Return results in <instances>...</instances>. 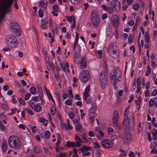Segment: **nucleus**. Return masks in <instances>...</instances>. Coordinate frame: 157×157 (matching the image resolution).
Returning a JSON list of instances; mask_svg holds the SVG:
<instances>
[{
    "mask_svg": "<svg viewBox=\"0 0 157 157\" xmlns=\"http://www.w3.org/2000/svg\"><path fill=\"white\" fill-rule=\"evenodd\" d=\"M128 107L125 108L124 113V118L123 124L124 126V128L126 130L131 129L133 126L134 117L132 113L130 112L128 114Z\"/></svg>",
    "mask_w": 157,
    "mask_h": 157,
    "instance_id": "obj_1",
    "label": "nucleus"
},
{
    "mask_svg": "<svg viewBox=\"0 0 157 157\" xmlns=\"http://www.w3.org/2000/svg\"><path fill=\"white\" fill-rule=\"evenodd\" d=\"M121 71L119 69H117L115 71H112L111 73V81L115 88H117L119 86L118 82L121 80Z\"/></svg>",
    "mask_w": 157,
    "mask_h": 157,
    "instance_id": "obj_2",
    "label": "nucleus"
},
{
    "mask_svg": "<svg viewBox=\"0 0 157 157\" xmlns=\"http://www.w3.org/2000/svg\"><path fill=\"white\" fill-rule=\"evenodd\" d=\"M9 146L14 149H19L21 147V143L19 139L16 136H12L8 138Z\"/></svg>",
    "mask_w": 157,
    "mask_h": 157,
    "instance_id": "obj_3",
    "label": "nucleus"
},
{
    "mask_svg": "<svg viewBox=\"0 0 157 157\" xmlns=\"http://www.w3.org/2000/svg\"><path fill=\"white\" fill-rule=\"evenodd\" d=\"M12 2L13 0H8L6 1L3 2L2 6L0 8V19H2L5 13L8 12V9Z\"/></svg>",
    "mask_w": 157,
    "mask_h": 157,
    "instance_id": "obj_4",
    "label": "nucleus"
},
{
    "mask_svg": "<svg viewBox=\"0 0 157 157\" xmlns=\"http://www.w3.org/2000/svg\"><path fill=\"white\" fill-rule=\"evenodd\" d=\"M9 28L13 34L17 36L21 35L20 27L19 25L16 22H11L10 24Z\"/></svg>",
    "mask_w": 157,
    "mask_h": 157,
    "instance_id": "obj_5",
    "label": "nucleus"
},
{
    "mask_svg": "<svg viewBox=\"0 0 157 157\" xmlns=\"http://www.w3.org/2000/svg\"><path fill=\"white\" fill-rule=\"evenodd\" d=\"M108 76L107 74L105 72H101L100 74L99 82L101 87L104 88L107 87Z\"/></svg>",
    "mask_w": 157,
    "mask_h": 157,
    "instance_id": "obj_6",
    "label": "nucleus"
},
{
    "mask_svg": "<svg viewBox=\"0 0 157 157\" xmlns=\"http://www.w3.org/2000/svg\"><path fill=\"white\" fill-rule=\"evenodd\" d=\"M79 78L81 81L83 82L87 81L90 78V75L88 71L82 70L79 75Z\"/></svg>",
    "mask_w": 157,
    "mask_h": 157,
    "instance_id": "obj_7",
    "label": "nucleus"
},
{
    "mask_svg": "<svg viewBox=\"0 0 157 157\" xmlns=\"http://www.w3.org/2000/svg\"><path fill=\"white\" fill-rule=\"evenodd\" d=\"M108 51L109 54L112 57L117 58L119 56V53L117 49V48L115 45L112 43L109 46Z\"/></svg>",
    "mask_w": 157,
    "mask_h": 157,
    "instance_id": "obj_8",
    "label": "nucleus"
},
{
    "mask_svg": "<svg viewBox=\"0 0 157 157\" xmlns=\"http://www.w3.org/2000/svg\"><path fill=\"white\" fill-rule=\"evenodd\" d=\"M6 41L9 42L10 46L11 48H14L16 47L18 44L17 39L15 37L12 35H10L7 36Z\"/></svg>",
    "mask_w": 157,
    "mask_h": 157,
    "instance_id": "obj_9",
    "label": "nucleus"
},
{
    "mask_svg": "<svg viewBox=\"0 0 157 157\" xmlns=\"http://www.w3.org/2000/svg\"><path fill=\"white\" fill-rule=\"evenodd\" d=\"M75 61L76 63L78 64L79 67L81 69L87 67V62L83 57L79 56L76 58H75Z\"/></svg>",
    "mask_w": 157,
    "mask_h": 157,
    "instance_id": "obj_10",
    "label": "nucleus"
},
{
    "mask_svg": "<svg viewBox=\"0 0 157 157\" xmlns=\"http://www.w3.org/2000/svg\"><path fill=\"white\" fill-rule=\"evenodd\" d=\"M102 146L105 148H110L114 145L113 143L109 139H106L102 141L101 142Z\"/></svg>",
    "mask_w": 157,
    "mask_h": 157,
    "instance_id": "obj_11",
    "label": "nucleus"
},
{
    "mask_svg": "<svg viewBox=\"0 0 157 157\" xmlns=\"http://www.w3.org/2000/svg\"><path fill=\"white\" fill-rule=\"evenodd\" d=\"M59 61L60 65L63 71L64 72H69V71L68 69L69 66L68 63L62 59H59Z\"/></svg>",
    "mask_w": 157,
    "mask_h": 157,
    "instance_id": "obj_12",
    "label": "nucleus"
},
{
    "mask_svg": "<svg viewBox=\"0 0 157 157\" xmlns=\"http://www.w3.org/2000/svg\"><path fill=\"white\" fill-rule=\"evenodd\" d=\"M111 23L114 27H118L120 24L118 17L116 15L113 16L111 18Z\"/></svg>",
    "mask_w": 157,
    "mask_h": 157,
    "instance_id": "obj_13",
    "label": "nucleus"
},
{
    "mask_svg": "<svg viewBox=\"0 0 157 157\" xmlns=\"http://www.w3.org/2000/svg\"><path fill=\"white\" fill-rule=\"evenodd\" d=\"M111 5L117 11H119L121 8L120 2L117 0H113L111 3Z\"/></svg>",
    "mask_w": 157,
    "mask_h": 157,
    "instance_id": "obj_14",
    "label": "nucleus"
},
{
    "mask_svg": "<svg viewBox=\"0 0 157 157\" xmlns=\"http://www.w3.org/2000/svg\"><path fill=\"white\" fill-rule=\"evenodd\" d=\"M103 151L101 149H96L95 152L92 153L93 157H101L103 154Z\"/></svg>",
    "mask_w": 157,
    "mask_h": 157,
    "instance_id": "obj_15",
    "label": "nucleus"
},
{
    "mask_svg": "<svg viewBox=\"0 0 157 157\" xmlns=\"http://www.w3.org/2000/svg\"><path fill=\"white\" fill-rule=\"evenodd\" d=\"M43 97V94L42 93H40L39 95L33 97L31 98V99L34 101L36 102H37L39 101H41L42 102V98Z\"/></svg>",
    "mask_w": 157,
    "mask_h": 157,
    "instance_id": "obj_16",
    "label": "nucleus"
},
{
    "mask_svg": "<svg viewBox=\"0 0 157 157\" xmlns=\"http://www.w3.org/2000/svg\"><path fill=\"white\" fill-rule=\"evenodd\" d=\"M150 148L152 149L150 153L151 154L154 153L156 154L157 152V147H156V143L155 142H153L151 143L150 146Z\"/></svg>",
    "mask_w": 157,
    "mask_h": 157,
    "instance_id": "obj_17",
    "label": "nucleus"
},
{
    "mask_svg": "<svg viewBox=\"0 0 157 157\" xmlns=\"http://www.w3.org/2000/svg\"><path fill=\"white\" fill-rule=\"evenodd\" d=\"M131 139V136L130 133H128L125 134V136L124 137V144H128L130 142Z\"/></svg>",
    "mask_w": 157,
    "mask_h": 157,
    "instance_id": "obj_18",
    "label": "nucleus"
},
{
    "mask_svg": "<svg viewBox=\"0 0 157 157\" xmlns=\"http://www.w3.org/2000/svg\"><path fill=\"white\" fill-rule=\"evenodd\" d=\"M119 113L117 111H115L114 112L113 117V121L114 125L115 126H116L117 124V117Z\"/></svg>",
    "mask_w": 157,
    "mask_h": 157,
    "instance_id": "obj_19",
    "label": "nucleus"
},
{
    "mask_svg": "<svg viewBox=\"0 0 157 157\" xmlns=\"http://www.w3.org/2000/svg\"><path fill=\"white\" fill-rule=\"evenodd\" d=\"M48 56H47L45 57V60L46 61L47 68L48 70H50L54 69L55 67L52 65V63H50L49 62L48 59H47L46 58Z\"/></svg>",
    "mask_w": 157,
    "mask_h": 157,
    "instance_id": "obj_20",
    "label": "nucleus"
},
{
    "mask_svg": "<svg viewBox=\"0 0 157 157\" xmlns=\"http://www.w3.org/2000/svg\"><path fill=\"white\" fill-rule=\"evenodd\" d=\"M75 144L76 147H79L81 145L82 140L79 136L75 135Z\"/></svg>",
    "mask_w": 157,
    "mask_h": 157,
    "instance_id": "obj_21",
    "label": "nucleus"
},
{
    "mask_svg": "<svg viewBox=\"0 0 157 157\" xmlns=\"http://www.w3.org/2000/svg\"><path fill=\"white\" fill-rule=\"evenodd\" d=\"M90 88L88 86L86 87L85 90V91L84 93V99L85 100L87 99V98L90 96Z\"/></svg>",
    "mask_w": 157,
    "mask_h": 157,
    "instance_id": "obj_22",
    "label": "nucleus"
},
{
    "mask_svg": "<svg viewBox=\"0 0 157 157\" xmlns=\"http://www.w3.org/2000/svg\"><path fill=\"white\" fill-rule=\"evenodd\" d=\"M101 7L104 9V10L109 13H113V9L109 7H107L105 5H103L101 6Z\"/></svg>",
    "mask_w": 157,
    "mask_h": 157,
    "instance_id": "obj_23",
    "label": "nucleus"
},
{
    "mask_svg": "<svg viewBox=\"0 0 157 157\" xmlns=\"http://www.w3.org/2000/svg\"><path fill=\"white\" fill-rule=\"evenodd\" d=\"M136 83L137 89L136 90V91L137 93H138L140 92V89L141 88L140 79V78H138L137 79Z\"/></svg>",
    "mask_w": 157,
    "mask_h": 157,
    "instance_id": "obj_24",
    "label": "nucleus"
},
{
    "mask_svg": "<svg viewBox=\"0 0 157 157\" xmlns=\"http://www.w3.org/2000/svg\"><path fill=\"white\" fill-rule=\"evenodd\" d=\"M151 134L153 140H155L157 139V130L155 128L152 129L151 130Z\"/></svg>",
    "mask_w": 157,
    "mask_h": 157,
    "instance_id": "obj_25",
    "label": "nucleus"
},
{
    "mask_svg": "<svg viewBox=\"0 0 157 157\" xmlns=\"http://www.w3.org/2000/svg\"><path fill=\"white\" fill-rule=\"evenodd\" d=\"M91 21L93 25L96 27L98 26L100 23L99 18L92 20Z\"/></svg>",
    "mask_w": 157,
    "mask_h": 157,
    "instance_id": "obj_26",
    "label": "nucleus"
},
{
    "mask_svg": "<svg viewBox=\"0 0 157 157\" xmlns=\"http://www.w3.org/2000/svg\"><path fill=\"white\" fill-rule=\"evenodd\" d=\"M62 125L63 128L66 129L71 130L73 128V126H71L70 124H65L63 123H62Z\"/></svg>",
    "mask_w": 157,
    "mask_h": 157,
    "instance_id": "obj_27",
    "label": "nucleus"
},
{
    "mask_svg": "<svg viewBox=\"0 0 157 157\" xmlns=\"http://www.w3.org/2000/svg\"><path fill=\"white\" fill-rule=\"evenodd\" d=\"M39 4L41 7L44 8H46L48 6L47 3L46 1H40L39 2Z\"/></svg>",
    "mask_w": 157,
    "mask_h": 157,
    "instance_id": "obj_28",
    "label": "nucleus"
},
{
    "mask_svg": "<svg viewBox=\"0 0 157 157\" xmlns=\"http://www.w3.org/2000/svg\"><path fill=\"white\" fill-rule=\"evenodd\" d=\"M98 18L99 17L97 12L94 11L92 13L91 20Z\"/></svg>",
    "mask_w": 157,
    "mask_h": 157,
    "instance_id": "obj_29",
    "label": "nucleus"
},
{
    "mask_svg": "<svg viewBox=\"0 0 157 157\" xmlns=\"http://www.w3.org/2000/svg\"><path fill=\"white\" fill-rule=\"evenodd\" d=\"M48 23V21L46 20H42L41 21V28L42 29L46 28V25Z\"/></svg>",
    "mask_w": 157,
    "mask_h": 157,
    "instance_id": "obj_30",
    "label": "nucleus"
},
{
    "mask_svg": "<svg viewBox=\"0 0 157 157\" xmlns=\"http://www.w3.org/2000/svg\"><path fill=\"white\" fill-rule=\"evenodd\" d=\"M66 145L68 147H76L75 142H70L69 141L67 142Z\"/></svg>",
    "mask_w": 157,
    "mask_h": 157,
    "instance_id": "obj_31",
    "label": "nucleus"
},
{
    "mask_svg": "<svg viewBox=\"0 0 157 157\" xmlns=\"http://www.w3.org/2000/svg\"><path fill=\"white\" fill-rule=\"evenodd\" d=\"M2 109L4 111L8 110L10 109L7 103H4L2 104Z\"/></svg>",
    "mask_w": 157,
    "mask_h": 157,
    "instance_id": "obj_32",
    "label": "nucleus"
},
{
    "mask_svg": "<svg viewBox=\"0 0 157 157\" xmlns=\"http://www.w3.org/2000/svg\"><path fill=\"white\" fill-rule=\"evenodd\" d=\"M33 151L35 153H39L42 151V150L38 146H35L33 148Z\"/></svg>",
    "mask_w": 157,
    "mask_h": 157,
    "instance_id": "obj_33",
    "label": "nucleus"
},
{
    "mask_svg": "<svg viewBox=\"0 0 157 157\" xmlns=\"http://www.w3.org/2000/svg\"><path fill=\"white\" fill-rule=\"evenodd\" d=\"M78 37H79V34L78 33H76V35H75V41L74 42V48H76V45L78 43Z\"/></svg>",
    "mask_w": 157,
    "mask_h": 157,
    "instance_id": "obj_34",
    "label": "nucleus"
},
{
    "mask_svg": "<svg viewBox=\"0 0 157 157\" xmlns=\"http://www.w3.org/2000/svg\"><path fill=\"white\" fill-rule=\"evenodd\" d=\"M67 20L68 21L70 22L71 23H73V25H74L75 24V21L73 17H68L67 18Z\"/></svg>",
    "mask_w": 157,
    "mask_h": 157,
    "instance_id": "obj_35",
    "label": "nucleus"
},
{
    "mask_svg": "<svg viewBox=\"0 0 157 157\" xmlns=\"http://www.w3.org/2000/svg\"><path fill=\"white\" fill-rule=\"evenodd\" d=\"M91 147H87L86 146H84L82 147L81 150L82 152H84L91 150Z\"/></svg>",
    "mask_w": 157,
    "mask_h": 157,
    "instance_id": "obj_36",
    "label": "nucleus"
},
{
    "mask_svg": "<svg viewBox=\"0 0 157 157\" xmlns=\"http://www.w3.org/2000/svg\"><path fill=\"white\" fill-rule=\"evenodd\" d=\"M34 111L37 113L39 112L40 111L41 107L38 105H35L34 107Z\"/></svg>",
    "mask_w": 157,
    "mask_h": 157,
    "instance_id": "obj_37",
    "label": "nucleus"
},
{
    "mask_svg": "<svg viewBox=\"0 0 157 157\" xmlns=\"http://www.w3.org/2000/svg\"><path fill=\"white\" fill-rule=\"evenodd\" d=\"M94 114L93 113H91L90 114V120L92 123H93L94 120Z\"/></svg>",
    "mask_w": 157,
    "mask_h": 157,
    "instance_id": "obj_38",
    "label": "nucleus"
},
{
    "mask_svg": "<svg viewBox=\"0 0 157 157\" xmlns=\"http://www.w3.org/2000/svg\"><path fill=\"white\" fill-rule=\"evenodd\" d=\"M50 136V132L49 131H47L44 133V137L46 139H48Z\"/></svg>",
    "mask_w": 157,
    "mask_h": 157,
    "instance_id": "obj_39",
    "label": "nucleus"
},
{
    "mask_svg": "<svg viewBox=\"0 0 157 157\" xmlns=\"http://www.w3.org/2000/svg\"><path fill=\"white\" fill-rule=\"evenodd\" d=\"M29 91L31 94H34L36 92V89L34 87H32L30 88Z\"/></svg>",
    "mask_w": 157,
    "mask_h": 157,
    "instance_id": "obj_40",
    "label": "nucleus"
},
{
    "mask_svg": "<svg viewBox=\"0 0 157 157\" xmlns=\"http://www.w3.org/2000/svg\"><path fill=\"white\" fill-rule=\"evenodd\" d=\"M7 144L6 142L3 143L2 145V149L3 151H5L7 148Z\"/></svg>",
    "mask_w": 157,
    "mask_h": 157,
    "instance_id": "obj_41",
    "label": "nucleus"
},
{
    "mask_svg": "<svg viewBox=\"0 0 157 157\" xmlns=\"http://www.w3.org/2000/svg\"><path fill=\"white\" fill-rule=\"evenodd\" d=\"M155 101V98L151 99L149 101V106L151 107L153 106L154 104V102Z\"/></svg>",
    "mask_w": 157,
    "mask_h": 157,
    "instance_id": "obj_42",
    "label": "nucleus"
},
{
    "mask_svg": "<svg viewBox=\"0 0 157 157\" xmlns=\"http://www.w3.org/2000/svg\"><path fill=\"white\" fill-rule=\"evenodd\" d=\"M145 43H149V36L147 33H146L145 35Z\"/></svg>",
    "mask_w": 157,
    "mask_h": 157,
    "instance_id": "obj_43",
    "label": "nucleus"
},
{
    "mask_svg": "<svg viewBox=\"0 0 157 157\" xmlns=\"http://www.w3.org/2000/svg\"><path fill=\"white\" fill-rule=\"evenodd\" d=\"M29 102L30 107L32 108L33 109L35 105H34L35 103L31 99L29 101Z\"/></svg>",
    "mask_w": 157,
    "mask_h": 157,
    "instance_id": "obj_44",
    "label": "nucleus"
},
{
    "mask_svg": "<svg viewBox=\"0 0 157 157\" xmlns=\"http://www.w3.org/2000/svg\"><path fill=\"white\" fill-rule=\"evenodd\" d=\"M18 101L20 103V104H22L23 105H25L26 104V103L25 101L24 100L21 98L18 99Z\"/></svg>",
    "mask_w": 157,
    "mask_h": 157,
    "instance_id": "obj_45",
    "label": "nucleus"
},
{
    "mask_svg": "<svg viewBox=\"0 0 157 157\" xmlns=\"http://www.w3.org/2000/svg\"><path fill=\"white\" fill-rule=\"evenodd\" d=\"M5 126L3 125L2 122L0 121V131H3L5 130Z\"/></svg>",
    "mask_w": 157,
    "mask_h": 157,
    "instance_id": "obj_46",
    "label": "nucleus"
},
{
    "mask_svg": "<svg viewBox=\"0 0 157 157\" xmlns=\"http://www.w3.org/2000/svg\"><path fill=\"white\" fill-rule=\"evenodd\" d=\"M26 110L27 112L28 113L30 116H33L34 113L33 111L30 109L27 108L26 109Z\"/></svg>",
    "mask_w": 157,
    "mask_h": 157,
    "instance_id": "obj_47",
    "label": "nucleus"
},
{
    "mask_svg": "<svg viewBox=\"0 0 157 157\" xmlns=\"http://www.w3.org/2000/svg\"><path fill=\"white\" fill-rule=\"evenodd\" d=\"M51 112L52 115H54L56 113V111L55 107L52 106L51 108Z\"/></svg>",
    "mask_w": 157,
    "mask_h": 157,
    "instance_id": "obj_48",
    "label": "nucleus"
},
{
    "mask_svg": "<svg viewBox=\"0 0 157 157\" xmlns=\"http://www.w3.org/2000/svg\"><path fill=\"white\" fill-rule=\"evenodd\" d=\"M136 81H134L132 83V88L131 89V91H132V92L134 91L135 90V89H136Z\"/></svg>",
    "mask_w": 157,
    "mask_h": 157,
    "instance_id": "obj_49",
    "label": "nucleus"
},
{
    "mask_svg": "<svg viewBox=\"0 0 157 157\" xmlns=\"http://www.w3.org/2000/svg\"><path fill=\"white\" fill-rule=\"evenodd\" d=\"M98 132L100 134V136H97V137L98 139H100V137H102L104 136V133L101 130H98Z\"/></svg>",
    "mask_w": 157,
    "mask_h": 157,
    "instance_id": "obj_50",
    "label": "nucleus"
},
{
    "mask_svg": "<svg viewBox=\"0 0 157 157\" xmlns=\"http://www.w3.org/2000/svg\"><path fill=\"white\" fill-rule=\"evenodd\" d=\"M108 134L109 135H111L112 134L113 130V128H109L107 129Z\"/></svg>",
    "mask_w": 157,
    "mask_h": 157,
    "instance_id": "obj_51",
    "label": "nucleus"
},
{
    "mask_svg": "<svg viewBox=\"0 0 157 157\" xmlns=\"http://www.w3.org/2000/svg\"><path fill=\"white\" fill-rule=\"evenodd\" d=\"M68 115L69 118L72 119L74 117L75 115L74 113L72 112H71L68 113Z\"/></svg>",
    "mask_w": 157,
    "mask_h": 157,
    "instance_id": "obj_52",
    "label": "nucleus"
},
{
    "mask_svg": "<svg viewBox=\"0 0 157 157\" xmlns=\"http://www.w3.org/2000/svg\"><path fill=\"white\" fill-rule=\"evenodd\" d=\"M93 144L95 148H98V149H99V148L101 147V146L97 143L94 142L93 143Z\"/></svg>",
    "mask_w": 157,
    "mask_h": 157,
    "instance_id": "obj_53",
    "label": "nucleus"
},
{
    "mask_svg": "<svg viewBox=\"0 0 157 157\" xmlns=\"http://www.w3.org/2000/svg\"><path fill=\"white\" fill-rule=\"evenodd\" d=\"M139 5L138 4H134L133 5L132 8L134 10H136L139 9Z\"/></svg>",
    "mask_w": 157,
    "mask_h": 157,
    "instance_id": "obj_54",
    "label": "nucleus"
},
{
    "mask_svg": "<svg viewBox=\"0 0 157 157\" xmlns=\"http://www.w3.org/2000/svg\"><path fill=\"white\" fill-rule=\"evenodd\" d=\"M65 103L68 105H70L72 103V101L70 99H67L65 102Z\"/></svg>",
    "mask_w": 157,
    "mask_h": 157,
    "instance_id": "obj_55",
    "label": "nucleus"
},
{
    "mask_svg": "<svg viewBox=\"0 0 157 157\" xmlns=\"http://www.w3.org/2000/svg\"><path fill=\"white\" fill-rule=\"evenodd\" d=\"M31 94L29 93L26 94L25 95V99L26 100H28L31 96Z\"/></svg>",
    "mask_w": 157,
    "mask_h": 157,
    "instance_id": "obj_56",
    "label": "nucleus"
},
{
    "mask_svg": "<svg viewBox=\"0 0 157 157\" xmlns=\"http://www.w3.org/2000/svg\"><path fill=\"white\" fill-rule=\"evenodd\" d=\"M18 126L19 128L22 129L23 130H25V127L24 124H19Z\"/></svg>",
    "mask_w": 157,
    "mask_h": 157,
    "instance_id": "obj_57",
    "label": "nucleus"
},
{
    "mask_svg": "<svg viewBox=\"0 0 157 157\" xmlns=\"http://www.w3.org/2000/svg\"><path fill=\"white\" fill-rule=\"evenodd\" d=\"M38 13L39 17L40 18L43 17V13L42 10H39L38 11Z\"/></svg>",
    "mask_w": 157,
    "mask_h": 157,
    "instance_id": "obj_58",
    "label": "nucleus"
},
{
    "mask_svg": "<svg viewBox=\"0 0 157 157\" xmlns=\"http://www.w3.org/2000/svg\"><path fill=\"white\" fill-rule=\"evenodd\" d=\"M71 2L74 4H77L79 2V0H70Z\"/></svg>",
    "mask_w": 157,
    "mask_h": 157,
    "instance_id": "obj_59",
    "label": "nucleus"
},
{
    "mask_svg": "<svg viewBox=\"0 0 157 157\" xmlns=\"http://www.w3.org/2000/svg\"><path fill=\"white\" fill-rule=\"evenodd\" d=\"M89 136L91 137H94V133L92 131H90L88 132Z\"/></svg>",
    "mask_w": 157,
    "mask_h": 157,
    "instance_id": "obj_60",
    "label": "nucleus"
},
{
    "mask_svg": "<svg viewBox=\"0 0 157 157\" xmlns=\"http://www.w3.org/2000/svg\"><path fill=\"white\" fill-rule=\"evenodd\" d=\"M134 23V21L132 20H129L128 22V25L131 26H132Z\"/></svg>",
    "mask_w": 157,
    "mask_h": 157,
    "instance_id": "obj_61",
    "label": "nucleus"
},
{
    "mask_svg": "<svg viewBox=\"0 0 157 157\" xmlns=\"http://www.w3.org/2000/svg\"><path fill=\"white\" fill-rule=\"evenodd\" d=\"M128 155L130 157H134L135 154L133 151H130L129 152Z\"/></svg>",
    "mask_w": 157,
    "mask_h": 157,
    "instance_id": "obj_62",
    "label": "nucleus"
},
{
    "mask_svg": "<svg viewBox=\"0 0 157 157\" xmlns=\"http://www.w3.org/2000/svg\"><path fill=\"white\" fill-rule=\"evenodd\" d=\"M76 128L77 130H79L82 128V125L80 124H78L76 126Z\"/></svg>",
    "mask_w": 157,
    "mask_h": 157,
    "instance_id": "obj_63",
    "label": "nucleus"
},
{
    "mask_svg": "<svg viewBox=\"0 0 157 157\" xmlns=\"http://www.w3.org/2000/svg\"><path fill=\"white\" fill-rule=\"evenodd\" d=\"M59 157H66V155L65 153H61L59 155Z\"/></svg>",
    "mask_w": 157,
    "mask_h": 157,
    "instance_id": "obj_64",
    "label": "nucleus"
}]
</instances>
